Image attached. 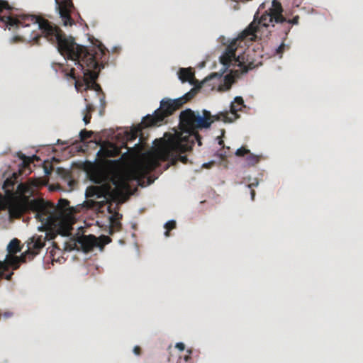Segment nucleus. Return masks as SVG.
I'll list each match as a JSON object with an SVG mask.
<instances>
[{
	"label": "nucleus",
	"instance_id": "obj_36",
	"mask_svg": "<svg viewBox=\"0 0 363 363\" xmlns=\"http://www.w3.org/2000/svg\"><path fill=\"white\" fill-rule=\"evenodd\" d=\"M218 144H219V145H220V146H224V142H223V140L222 139H219V140H218Z\"/></svg>",
	"mask_w": 363,
	"mask_h": 363
},
{
	"label": "nucleus",
	"instance_id": "obj_5",
	"mask_svg": "<svg viewBox=\"0 0 363 363\" xmlns=\"http://www.w3.org/2000/svg\"><path fill=\"white\" fill-rule=\"evenodd\" d=\"M130 191V186L128 179L126 177L120 174L113 175L108 181L99 186H91L86 189V195L87 197L104 199V200L100 201L90 200L88 202L90 203L91 208L100 212H103L104 208L106 207L108 213L111 214L109 216V234L111 235L121 230L122 227L121 220L123 216L118 212L112 210V204L108 202V200L123 199Z\"/></svg>",
	"mask_w": 363,
	"mask_h": 363
},
{
	"label": "nucleus",
	"instance_id": "obj_35",
	"mask_svg": "<svg viewBox=\"0 0 363 363\" xmlns=\"http://www.w3.org/2000/svg\"><path fill=\"white\" fill-rule=\"evenodd\" d=\"M301 3V0H294L293 4L296 5V6H298V5Z\"/></svg>",
	"mask_w": 363,
	"mask_h": 363
},
{
	"label": "nucleus",
	"instance_id": "obj_6",
	"mask_svg": "<svg viewBox=\"0 0 363 363\" xmlns=\"http://www.w3.org/2000/svg\"><path fill=\"white\" fill-rule=\"evenodd\" d=\"M245 107L244 101L241 96H236L230 104V111L220 112L218 114L212 115L209 111L203 110L202 115L195 112L190 108L183 111V121L186 125L193 123L196 128H209L215 121H222L225 123H231L239 118L238 112Z\"/></svg>",
	"mask_w": 363,
	"mask_h": 363
},
{
	"label": "nucleus",
	"instance_id": "obj_20",
	"mask_svg": "<svg viewBox=\"0 0 363 363\" xmlns=\"http://www.w3.org/2000/svg\"><path fill=\"white\" fill-rule=\"evenodd\" d=\"M93 132L91 130H87L86 129L82 130L79 133L80 140L84 142L86 140L91 138L93 135Z\"/></svg>",
	"mask_w": 363,
	"mask_h": 363
},
{
	"label": "nucleus",
	"instance_id": "obj_24",
	"mask_svg": "<svg viewBox=\"0 0 363 363\" xmlns=\"http://www.w3.org/2000/svg\"><path fill=\"white\" fill-rule=\"evenodd\" d=\"M91 118V115L90 113H84L83 121L86 125L90 123Z\"/></svg>",
	"mask_w": 363,
	"mask_h": 363
},
{
	"label": "nucleus",
	"instance_id": "obj_27",
	"mask_svg": "<svg viewBox=\"0 0 363 363\" xmlns=\"http://www.w3.org/2000/svg\"><path fill=\"white\" fill-rule=\"evenodd\" d=\"M215 77L220 78V77H221V74H219L218 73H213L211 75H209L208 77H206L205 79V81L211 80V79H212L213 78H215Z\"/></svg>",
	"mask_w": 363,
	"mask_h": 363
},
{
	"label": "nucleus",
	"instance_id": "obj_1",
	"mask_svg": "<svg viewBox=\"0 0 363 363\" xmlns=\"http://www.w3.org/2000/svg\"><path fill=\"white\" fill-rule=\"evenodd\" d=\"M283 8L279 1L273 0L272 6L265 11L258 19V13L255 15L252 22L226 47L225 52L220 57V63L225 67L230 66L238 67L241 73H245L256 67L255 62L250 55L244 50L247 43L255 41L268 37L271 30L269 27H274V23L280 24L285 35H287L292 25H298V15L291 19H286L282 14Z\"/></svg>",
	"mask_w": 363,
	"mask_h": 363
},
{
	"label": "nucleus",
	"instance_id": "obj_21",
	"mask_svg": "<svg viewBox=\"0 0 363 363\" xmlns=\"http://www.w3.org/2000/svg\"><path fill=\"white\" fill-rule=\"evenodd\" d=\"M195 92L194 90L190 91L189 92L185 94L183 96L178 98L177 99H182V106L186 104L187 101H190L195 96Z\"/></svg>",
	"mask_w": 363,
	"mask_h": 363
},
{
	"label": "nucleus",
	"instance_id": "obj_9",
	"mask_svg": "<svg viewBox=\"0 0 363 363\" xmlns=\"http://www.w3.org/2000/svg\"><path fill=\"white\" fill-rule=\"evenodd\" d=\"M39 228L40 230L45 231V236L43 238L40 236H33L30 238V240L28 242V250L23 253L20 257L17 256H9L8 262L12 266L13 269H17L19 267L21 262H26L27 257L28 259H33L34 256L37 255L40 250L45 246V240H53L57 235L60 234L66 235L65 233H57L55 229L45 228L43 223Z\"/></svg>",
	"mask_w": 363,
	"mask_h": 363
},
{
	"label": "nucleus",
	"instance_id": "obj_39",
	"mask_svg": "<svg viewBox=\"0 0 363 363\" xmlns=\"http://www.w3.org/2000/svg\"><path fill=\"white\" fill-rule=\"evenodd\" d=\"M84 100H85L86 102L88 101L87 96H84Z\"/></svg>",
	"mask_w": 363,
	"mask_h": 363
},
{
	"label": "nucleus",
	"instance_id": "obj_40",
	"mask_svg": "<svg viewBox=\"0 0 363 363\" xmlns=\"http://www.w3.org/2000/svg\"><path fill=\"white\" fill-rule=\"evenodd\" d=\"M234 9H238V4H237L236 6H234Z\"/></svg>",
	"mask_w": 363,
	"mask_h": 363
},
{
	"label": "nucleus",
	"instance_id": "obj_37",
	"mask_svg": "<svg viewBox=\"0 0 363 363\" xmlns=\"http://www.w3.org/2000/svg\"><path fill=\"white\" fill-rule=\"evenodd\" d=\"M189 359H190V357H189V356H186V357H184V360H185V362H188Z\"/></svg>",
	"mask_w": 363,
	"mask_h": 363
},
{
	"label": "nucleus",
	"instance_id": "obj_11",
	"mask_svg": "<svg viewBox=\"0 0 363 363\" xmlns=\"http://www.w3.org/2000/svg\"><path fill=\"white\" fill-rule=\"evenodd\" d=\"M56 9L58 11L64 26H72L74 23L71 13L74 10L72 0H55Z\"/></svg>",
	"mask_w": 363,
	"mask_h": 363
},
{
	"label": "nucleus",
	"instance_id": "obj_12",
	"mask_svg": "<svg viewBox=\"0 0 363 363\" xmlns=\"http://www.w3.org/2000/svg\"><path fill=\"white\" fill-rule=\"evenodd\" d=\"M7 250L9 254L6 255L4 262H0V279L4 275V271L6 269V264L9 265L8 262L9 256H15L14 255L21 250L20 247V241L17 238L13 239L7 246ZM11 267L12 266L10 264Z\"/></svg>",
	"mask_w": 363,
	"mask_h": 363
},
{
	"label": "nucleus",
	"instance_id": "obj_17",
	"mask_svg": "<svg viewBox=\"0 0 363 363\" xmlns=\"http://www.w3.org/2000/svg\"><path fill=\"white\" fill-rule=\"evenodd\" d=\"M144 128L147 127L143 124L142 121L141 123L138 125V128L131 130L130 132H128L125 135L127 142L135 140L138 138L139 133L142 131V129Z\"/></svg>",
	"mask_w": 363,
	"mask_h": 363
},
{
	"label": "nucleus",
	"instance_id": "obj_13",
	"mask_svg": "<svg viewBox=\"0 0 363 363\" xmlns=\"http://www.w3.org/2000/svg\"><path fill=\"white\" fill-rule=\"evenodd\" d=\"M77 245L84 252H89L99 246L98 239L93 235H83L78 238Z\"/></svg>",
	"mask_w": 363,
	"mask_h": 363
},
{
	"label": "nucleus",
	"instance_id": "obj_19",
	"mask_svg": "<svg viewBox=\"0 0 363 363\" xmlns=\"http://www.w3.org/2000/svg\"><path fill=\"white\" fill-rule=\"evenodd\" d=\"M175 228L176 222L174 220H172L167 222L164 225V228L166 229V231L164 232V235L166 237H169L170 230L174 229Z\"/></svg>",
	"mask_w": 363,
	"mask_h": 363
},
{
	"label": "nucleus",
	"instance_id": "obj_32",
	"mask_svg": "<svg viewBox=\"0 0 363 363\" xmlns=\"http://www.w3.org/2000/svg\"><path fill=\"white\" fill-rule=\"evenodd\" d=\"M103 239L104 240V244H108L111 242V238L108 236H104L103 237Z\"/></svg>",
	"mask_w": 363,
	"mask_h": 363
},
{
	"label": "nucleus",
	"instance_id": "obj_18",
	"mask_svg": "<svg viewBox=\"0 0 363 363\" xmlns=\"http://www.w3.org/2000/svg\"><path fill=\"white\" fill-rule=\"evenodd\" d=\"M29 191V186L23 183H20L19 184L17 185L16 191L19 193L21 195H22L21 197L26 196V194L28 193Z\"/></svg>",
	"mask_w": 363,
	"mask_h": 363
},
{
	"label": "nucleus",
	"instance_id": "obj_23",
	"mask_svg": "<svg viewBox=\"0 0 363 363\" xmlns=\"http://www.w3.org/2000/svg\"><path fill=\"white\" fill-rule=\"evenodd\" d=\"M94 110H95L94 106L91 104L87 102L86 104V108L84 111V113H90V114L91 115L92 112H94Z\"/></svg>",
	"mask_w": 363,
	"mask_h": 363
},
{
	"label": "nucleus",
	"instance_id": "obj_28",
	"mask_svg": "<svg viewBox=\"0 0 363 363\" xmlns=\"http://www.w3.org/2000/svg\"><path fill=\"white\" fill-rule=\"evenodd\" d=\"M176 348L179 349L180 351H183L185 349V345L182 342H178L175 345Z\"/></svg>",
	"mask_w": 363,
	"mask_h": 363
},
{
	"label": "nucleus",
	"instance_id": "obj_7",
	"mask_svg": "<svg viewBox=\"0 0 363 363\" xmlns=\"http://www.w3.org/2000/svg\"><path fill=\"white\" fill-rule=\"evenodd\" d=\"M48 206L40 199L29 200L28 196L18 197L13 196L3 198L0 193V210L7 209L11 218H19L28 210L35 214V218L41 223V218L45 216Z\"/></svg>",
	"mask_w": 363,
	"mask_h": 363
},
{
	"label": "nucleus",
	"instance_id": "obj_15",
	"mask_svg": "<svg viewBox=\"0 0 363 363\" xmlns=\"http://www.w3.org/2000/svg\"><path fill=\"white\" fill-rule=\"evenodd\" d=\"M16 183L12 179H6L3 184V189L5 192V196L4 198L11 197L15 195L14 188Z\"/></svg>",
	"mask_w": 363,
	"mask_h": 363
},
{
	"label": "nucleus",
	"instance_id": "obj_26",
	"mask_svg": "<svg viewBox=\"0 0 363 363\" xmlns=\"http://www.w3.org/2000/svg\"><path fill=\"white\" fill-rule=\"evenodd\" d=\"M19 157L23 160L24 164H29L30 162V159L22 153L19 155Z\"/></svg>",
	"mask_w": 363,
	"mask_h": 363
},
{
	"label": "nucleus",
	"instance_id": "obj_25",
	"mask_svg": "<svg viewBox=\"0 0 363 363\" xmlns=\"http://www.w3.org/2000/svg\"><path fill=\"white\" fill-rule=\"evenodd\" d=\"M11 267V266L6 264V269L4 271V275H3L2 278H1L0 280H1V279H4H4H7V280H11V277H12V275L13 274V272H11V273H9V274H5V272H6V270H8V267Z\"/></svg>",
	"mask_w": 363,
	"mask_h": 363
},
{
	"label": "nucleus",
	"instance_id": "obj_8",
	"mask_svg": "<svg viewBox=\"0 0 363 363\" xmlns=\"http://www.w3.org/2000/svg\"><path fill=\"white\" fill-rule=\"evenodd\" d=\"M48 206L45 216L41 218V223L50 229H55L57 233H68V229L64 226L65 214L69 209V201L65 199H60L57 206L52 203L40 199Z\"/></svg>",
	"mask_w": 363,
	"mask_h": 363
},
{
	"label": "nucleus",
	"instance_id": "obj_2",
	"mask_svg": "<svg viewBox=\"0 0 363 363\" xmlns=\"http://www.w3.org/2000/svg\"><path fill=\"white\" fill-rule=\"evenodd\" d=\"M182 114L183 111L179 114V125L181 132L170 135L167 140L160 139V145L133 169V177L138 184L160 166V161H169L172 165L179 161L187 164V157L182 155V153L191 150L195 142H197L199 146L202 145V138L199 131L206 128H196L194 123L186 125L183 121Z\"/></svg>",
	"mask_w": 363,
	"mask_h": 363
},
{
	"label": "nucleus",
	"instance_id": "obj_34",
	"mask_svg": "<svg viewBox=\"0 0 363 363\" xmlns=\"http://www.w3.org/2000/svg\"><path fill=\"white\" fill-rule=\"evenodd\" d=\"M21 38H22V37H21V36H16V37H13V42H16V41H18V40H21Z\"/></svg>",
	"mask_w": 363,
	"mask_h": 363
},
{
	"label": "nucleus",
	"instance_id": "obj_30",
	"mask_svg": "<svg viewBox=\"0 0 363 363\" xmlns=\"http://www.w3.org/2000/svg\"><path fill=\"white\" fill-rule=\"evenodd\" d=\"M284 47H285V45L284 43H282L281 45H280L279 46V48L277 49V52L280 54V53H282V52L284 51Z\"/></svg>",
	"mask_w": 363,
	"mask_h": 363
},
{
	"label": "nucleus",
	"instance_id": "obj_33",
	"mask_svg": "<svg viewBox=\"0 0 363 363\" xmlns=\"http://www.w3.org/2000/svg\"><path fill=\"white\" fill-rule=\"evenodd\" d=\"M250 194L252 200L254 201L255 196V191L254 189H251Z\"/></svg>",
	"mask_w": 363,
	"mask_h": 363
},
{
	"label": "nucleus",
	"instance_id": "obj_14",
	"mask_svg": "<svg viewBox=\"0 0 363 363\" xmlns=\"http://www.w3.org/2000/svg\"><path fill=\"white\" fill-rule=\"evenodd\" d=\"M235 155L238 157H246L245 160L247 163L250 166H254L257 164L260 160V156L252 154L250 150L245 147L238 148L235 152Z\"/></svg>",
	"mask_w": 363,
	"mask_h": 363
},
{
	"label": "nucleus",
	"instance_id": "obj_3",
	"mask_svg": "<svg viewBox=\"0 0 363 363\" xmlns=\"http://www.w3.org/2000/svg\"><path fill=\"white\" fill-rule=\"evenodd\" d=\"M69 48V53H63L62 55L65 58L74 61L82 76L77 75L75 68H72L66 76L75 81V88L78 91L84 89V91L94 90L97 94L101 93L103 96L100 97V101L101 105H104L102 89L96 80L100 69L104 68L102 58L106 54L105 48L102 45L87 48L77 44L75 41Z\"/></svg>",
	"mask_w": 363,
	"mask_h": 363
},
{
	"label": "nucleus",
	"instance_id": "obj_38",
	"mask_svg": "<svg viewBox=\"0 0 363 363\" xmlns=\"http://www.w3.org/2000/svg\"><path fill=\"white\" fill-rule=\"evenodd\" d=\"M220 156L221 158H225L226 157V155H223V153H220Z\"/></svg>",
	"mask_w": 363,
	"mask_h": 363
},
{
	"label": "nucleus",
	"instance_id": "obj_10",
	"mask_svg": "<svg viewBox=\"0 0 363 363\" xmlns=\"http://www.w3.org/2000/svg\"><path fill=\"white\" fill-rule=\"evenodd\" d=\"M182 101L177 99H163L160 101V108L152 115L148 114L143 118V124L146 127L160 125L165 118L182 106Z\"/></svg>",
	"mask_w": 363,
	"mask_h": 363
},
{
	"label": "nucleus",
	"instance_id": "obj_16",
	"mask_svg": "<svg viewBox=\"0 0 363 363\" xmlns=\"http://www.w3.org/2000/svg\"><path fill=\"white\" fill-rule=\"evenodd\" d=\"M179 78L183 82H189L191 83L194 78V74L191 72V68H181L179 72Z\"/></svg>",
	"mask_w": 363,
	"mask_h": 363
},
{
	"label": "nucleus",
	"instance_id": "obj_4",
	"mask_svg": "<svg viewBox=\"0 0 363 363\" xmlns=\"http://www.w3.org/2000/svg\"><path fill=\"white\" fill-rule=\"evenodd\" d=\"M12 7L9 3L0 0V23L11 29L29 27L30 25H38L43 36L51 43L57 45L61 55L70 52L69 47L73 45L74 39L67 37L62 30L55 24L48 20L34 15H18L16 17L11 15Z\"/></svg>",
	"mask_w": 363,
	"mask_h": 363
},
{
	"label": "nucleus",
	"instance_id": "obj_22",
	"mask_svg": "<svg viewBox=\"0 0 363 363\" xmlns=\"http://www.w3.org/2000/svg\"><path fill=\"white\" fill-rule=\"evenodd\" d=\"M121 153L120 149L116 147H113V150H107L106 152V155L107 157H115L118 156Z\"/></svg>",
	"mask_w": 363,
	"mask_h": 363
},
{
	"label": "nucleus",
	"instance_id": "obj_31",
	"mask_svg": "<svg viewBox=\"0 0 363 363\" xmlns=\"http://www.w3.org/2000/svg\"><path fill=\"white\" fill-rule=\"evenodd\" d=\"M258 181L257 179L255 180V182H252L251 184H250L248 185V187L251 189H252V188L255 187V186H258Z\"/></svg>",
	"mask_w": 363,
	"mask_h": 363
},
{
	"label": "nucleus",
	"instance_id": "obj_29",
	"mask_svg": "<svg viewBox=\"0 0 363 363\" xmlns=\"http://www.w3.org/2000/svg\"><path fill=\"white\" fill-rule=\"evenodd\" d=\"M133 352L136 355H140L141 354V348L139 346H135L133 348Z\"/></svg>",
	"mask_w": 363,
	"mask_h": 363
}]
</instances>
